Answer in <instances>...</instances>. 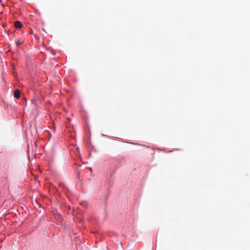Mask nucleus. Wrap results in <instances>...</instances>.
<instances>
[{"instance_id":"1","label":"nucleus","mask_w":250,"mask_h":250,"mask_svg":"<svg viewBox=\"0 0 250 250\" xmlns=\"http://www.w3.org/2000/svg\"><path fill=\"white\" fill-rule=\"evenodd\" d=\"M14 96L17 99L20 98L21 96V91L19 89H16L14 92Z\"/></svg>"},{"instance_id":"3","label":"nucleus","mask_w":250,"mask_h":250,"mask_svg":"<svg viewBox=\"0 0 250 250\" xmlns=\"http://www.w3.org/2000/svg\"><path fill=\"white\" fill-rule=\"evenodd\" d=\"M22 42H20V41H17V42H16V43H17V44L18 45H20V44H22Z\"/></svg>"},{"instance_id":"2","label":"nucleus","mask_w":250,"mask_h":250,"mask_svg":"<svg viewBox=\"0 0 250 250\" xmlns=\"http://www.w3.org/2000/svg\"><path fill=\"white\" fill-rule=\"evenodd\" d=\"M15 27L17 28H20L22 26V23L20 21H16L15 22Z\"/></svg>"}]
</instances>
